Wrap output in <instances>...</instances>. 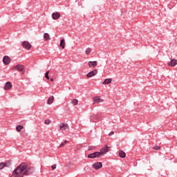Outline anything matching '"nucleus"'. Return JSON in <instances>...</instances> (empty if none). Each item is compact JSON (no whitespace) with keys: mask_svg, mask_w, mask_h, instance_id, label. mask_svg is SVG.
<instances>
[{"mask_svg":"<svg viewBox=\"0 0 177 177\" xmlns=\"http://www.w3.org/2000/svg\"><path fill=\"white\" fill-rule=\"evenodd\" d=\"M50 81H51V82H53V78H50Z\"/></svg>","mask_w":177,"mask_h":177,"instance_id":"nucleus-30","label":"nucleus"},{"mask_svg":"<svg viewBox=\"0 0 177 177\" xmlns=\"http://www.w3.org/2000/svg\"><path fill=\"white\" fill-rule=\"evenodd\" d=\"M97 74V69H94L93 71L87 73L86 77L87 78H92V77H95Z\"/></svg>","mask_w":177,"mask_h":177,"instance_id":"nucleus-5","label":"nucleus"},{"mask_svg":"<svg viewBox=\"0 0 177 177\" xmlns=\"http://www.w3.org/2000/svg\"><path fill=\"white\" fill-rule=\"evenodd\" d=\"M177 65V60L176 59H171V61L168 63V66L171 67H175Z\"/></svg>","mask_w":177,"mask_h":177,"instance_id":"nucleus-11","label":"nucleus"},{"mask_svg":"<svg viewBox=\"0 0 177 177\" xmlns=\"http://www.w3.org/2000/svg\"><path fill=\"white\" fill-rule=\"evenodd\" d=\"M111 78L105 79L104 81L102 82V85H109V84H111Z\"/></svg>","mask_w":177,"mask_h":177,"instance_id":"nucleus-14","label":"nucleus"},{"mask_svg":"<svg viewBox=\"0 0 177 177\" xmlns=\"http://www.w3.org/2000/svg\"><path fill=\"white\" fill-rule=\"evenodd\" d=\"M52 169H56V165H53L51 167Z\"/></svg>","mask_w":177,"mask_h":177,"instance_id":"nucleus-27","label":"nucleus"},{"mask_svg":"<svg viewBox=\"0 0 177 177\" xmlns=\"http://www.w3.org/2000/svg\"><path fill=\"white\" fill-rule=\"evenodd\" d=\"M12 86H13V85H12V82H7L5 84L3 88H4L5 91H9V90L12 89Z\"/></svg>","mask_w":177,"mask_h":177,"instance_id":"nucleus-8","label":"nucleus"},{"mask_svg":"<svg viewBox=\"0 0 177 177\" xmlns=\"http://www.w3.org/2000/svg\"><path fill=\"white\" fill-rule=\"evenodd\" d=\"M112 135H114V131L109 133V136H111Z\"/></svg>","mask_w":177,"mask_h":177,"instance_id":"nucleus-28","label":"nucleus"},{"mask_svg":"<svg viewBox=\"0 0 177 177\" xmlns=\"http://www.w3.org/2000/svg\"><path fill=\"white\" fill-rule=\"evenodd\" d=\"M44 38L45 41H49V39H50V37H49V34H48V33L44 34Z\"/></svg>","mask_w":177,"mask_h":177,"instance_id":"nucleus-18","label":"nucleus"},{"mask_svg":"<svg viewBox=\"0 0 177 177\" xmlns=\"http://www.w3.org/2000/svg\"><path fill=\"white\" fill-rule=\"evenodd\" d=\"M71 103L73 104V106H77V104H78V100L73 99L71 100Z\"/></svg>","mask_w":177,"mask_h":177,"instance_id":"nucleus-20","label":"nucleus"},{"mask_svg":"<svg viewBox=\"0 0 177 177\" xmlns=\"http://www.w3.org/2000/svg\"><path fill=\"white\" fill-rule=\"evenodd\" d=\"M11 164L12 163L10 162H6L5 163V167H6L7 168H9V167H10Z\"/></svg>","mask_w":177,"mask_h":177,"instance_id":"nucleus-25","label":"nucleus"},{"mask_svg":"<svg viewBox=\"0 0 177 177\" xmlns=\"http://www.w3.org/2000/svg\"><path fill=\"white\" fill-rule=\"evenodd\" d=\"M12 70L14 71H21L22 74H24L26 73V71H24V65L18 64L17 66H15L12 67Z\"/></svg>","mask_w":177,"mask_h":177,"instance_id":"nucleus-1","label":"nucleus"},{"mask_svg":"<svg viewBox=\"0 0 177 177\" xmlns=\"http://www.w3.org/2000/svg\"><path fill=\"white\" fill-rule=\"evenodd\" d=\"M60 131H66V129H68V124L67 123H61L59 124Z\"/></svg>","mask_w":177,"mask_h":177,"instance_id":"nucleus-9","label":"nucleus"},{"mask_svg":"<svg viewBox=\"0 0 177 177\" xmlns=\"http://www.w3.org/2000/svg\"><path fill=\"white\" fill-rule=\"evenodd\" d=\"M119 156L121 158H125V157L127 156V154L125 153V152H124V151L120 150L119 151Z\"/></svg>","mask_w":177,"mask_h":177,"instance_id":"nucleus-15","label":"nucleus"},{"mask_svg":"<svg viewBox=\"0 0 177 177\" xmlns=\"http://www.w3.org/2000/svg\"><path fill=\"white\" fill-rule=\"evenodd\" d=\"M55 100V97L51 96L49 97V99L47 101V104H52Z\"/></svg>","mask_w":177,"mask_h":177,"instance_id":"nucleus-17","label":"nucleus"},{"mask_svg":"<svg viewBox=\"0 0 177 177\" xmlns=\"http://www.w3.org/2000/svg\"><path fill=\"white\" fill-rule=\"evenodd\" d=\"M23 126L22 125H18L17 127H16V131L17 132H21V129H23Z\"/></svg>","mask_w":177,"mask_h":177,"instance_id":"nucleus-19","label":"nucleus"},{"mask_svg":"<svg viewBox=\"0 0 177 177\" xmlns=\"http://www.w3.org/2000/svg\"><path fill=\"white\" fill-rule=\"evenodd\" d=\"M93 104H99V103H103L104 102V100L102 99V97L99 95L95 96L93 98Z\"/></svg>","mask_w":177,"mask_h":177,"instance_id":"nucleus-2","label":"nucleus"},{"mask_svg":"<svg viewBox=\"0 0 177 177\" xmlns=\"http://www.w3.org/2000/svg\"><path fill=\"white\" fill-rule=\"evenodd\" d=\"M102 167V162H95L93 165V168H94V169H100Z\"/></svg>","mask_w":177,"mask_h":177,"instance_id":"nucleus-10","label":"nucleus"},{"mask_svg":"<svg viewBox=\"0 0 177 177\" xmlns=\"http://www.w3.org/2000/svg\"><path fill=\"white\" fill-rule=\"evenodd\" d=\"M10 60H11L10 57H9V56H8V55H6L3 58V63L6 66H8V64H9V63H10Z\"/></svg>","mask_w":177,"mask_h":177,"instance_id":"nucleus-7","label":"nucleus"},{"mask_svg":"<svg viewBox=\"0 0 177 177\" xmlns=\"http://www.w3.org/2000/svg\"><path fill=\"white\" fill-rule=\"evenodd\" d=\"M91 52H92V49L90 48H88L86 49L85 53H86V55H89V53H91Z\"/></svg>","mask_w":177,"mask_h":177,"instance_id":"nucleus-22","label":"nucleus"},{"mask_svg":"<svg viewBox=\"0 0 177 177\" xmlns=\"http://www.w3.org/2000/svg\"><path fill=\"white\" fill-rule=\"evenodd\" d=\"M64 143H68V141L65 140V141L64 142Z\"/></svg>","mask_w":177,"mask_h":177,"instance_id":"nucleus-31","label":"nucleus"},{"mask_svg":"<svg viewBox=\"0 0 177 177\" xmlns=\"http://www.w3.org/2000/svg\"><path fill=\"white\" fill-rule=\"evenodd\" d=\"M5 168V162H1L0 163V170L3 169Z\"/></svg>","mask_w":177,"mask_h":177,"instance_id":"nucleus-24","label":"nucleus"},{"mask_svg":"<svg viewBox=\"0 0 177 177\" xmlns=\"http://www.w3.org/2000/svg\"><path fill=\"white\" fill-rule=\"evenodd\" d=\"M49 73H50V71H48L46 72L45 73V77L47 79V80H49Z\"/></svg>","mask_w":177,"mask_h":177,"instance_id":"nucleus-23","label":"nucleus"},{"mask_svg":"<svg viewBox=\"0 0 177 177\" xmlns=\"http://www.w3.org/2000/svg\"><path fill=\"white\" fill-rule=\"evenodd\" d=\"M52 17L53 20H57L60 17V13L59 12H54L52 14Z\"/></svg>","mask_w":177,"mask_h":177,"instance_id":"nucleus-13","label":"nucleus"},{"mask_svg":"<svg viewBox=\"0 0 177 177\" xmlns=\"http://www.w3.org/2000/svg\"><path fill=\"white\" fill-rule=\"evenodd\" d=\"M110 150V147H108L107 145H106L105 147H102L101 149H100V151L99 152L100 153V156H104V154H106V153H109Z\"/></svg>","mask_w":177,"mask_h":177,"instance_id":"nucleus-3","label":"nucleus"},{"mask_svg":"<svg viewBox=\"0 0 177 177\" xmlns=\"http://www.w3.org/2000/svg\"><path fill=\"white\" fill-rule=\"evenodd\" d=\"M44 124L46 125H49L50 124H52V120H50L49 119H47V120H45Z\"/></svg>","mask_w":177,"mask_h":177,"instance_id":"nucleus-21","label":"nucleus"},{"mask_svg":"<svg viewBox=\"0 0 177 177\" xmlns=\"http://www.w3.org/2000/svg\"><path fill=\"white\" fill-rule=\"evenodd\" d=\"M153 149H154V150H160V149H161V147L160 146L156 145L153 147Z\"/></svg>","mask_w":177,"mask_h":177,"instance_id":"nucleus-26","label":"nucleus"},{"mask_svg":"<svg viewBox=\"0 0 177 177\" xmlns=\"http://www.w3.org/2000/svg\"><path fill=\"white\" fill-rule=\"evenodd\" d=\"M97 66V61H89L88 67L91 68L92 67H96Z\"/></svg>","mask_w":177,"mask_h":177,"instance_id":"nucleus-12","label":"nucleus"},{"mask_svg":"<svg viewBox=\"0 0 177 177\" xmlns=\"http://www.w3.org/2000/svg\"><path fill=\"white\" fill-rule=\"evenodd\" d=\"M100 153L99 151L94 152L88 155V158H100Z\"/></svg>","mask_w":177,"mask_h":177,"instance_id":"nucleus-4","label":"nucleus"},{"mask_svg":"<svg viewBox=\"0 0 177 177\" xmlns=\"http://www.w3.org/2000/svg\"><path fill=\"white\" fill-rule=\"evenodd\" d=\"M22 46L23 48H24V49H27V50H30V49H31V44L28 41H24L22 43Z\"/></svg>","mask_w":177,"mask_h":177,"instance_id":"nucleus-6","label":"nucleus"},{"mask_svg":"<svg viewBox=\"0 0 177 177\" xmlns=\"http://www.w3.org/2000/svg\"><path fill=\"white\" fill-rule=\"evenodd\" d=\"M63 146H64V142L61 143L59 147H63Z\"/></svg>","mask_w":177,"mask_h":177,"instance_id":"nucleus-29","label":"nucleus"},{"mask_svg":"<svg viewBox=\"0 0 177 177\" xmlns=\"http://www.w3.org/2000/svg\"><path fill=\"white\" fill-rule=\"evenodd\" d=\"M59 46H61V48H62V49H64V48L66 47V42H65L64 39H62L61 40Z\"/></svg>","mask_w":177,"mask_h":177,"instance_id":"nucleus-16","label":"nucleus"},{"mask_svg":"<svg viewBox=\"0 0 177 177\" xmlns=\"http://www.w3.org/2000/svg\"><path fill=\"white\" fill-rule=\"evenodd\" d=\"M0 31H1V28H0Z\"/></svg>","mask_w":177,"mask_h":177,"instance_id":"nucleus-32","label":"nucleus"}]
</instances>
